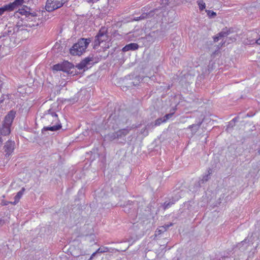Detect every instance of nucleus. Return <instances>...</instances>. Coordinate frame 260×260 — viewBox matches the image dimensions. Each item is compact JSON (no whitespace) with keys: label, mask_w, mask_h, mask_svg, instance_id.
Returning <instances> with one entry per match:
<instances>
[{"label":"nucleus","mask_w":260,"mask_h":260,"mask_svg":"<svg viewBox=\"0 0 260 260\" xmlns=\"http://www.w3.org/2000/svg\"><path fill=\"white\" fill-rule=\"evenodd\" d=\"M129 116V113L127 111H120L117 115L112 114L107 120L103 122L101 126H99L97 128L95 125H93L91 129L95 131L96 133H100L107 128L114 129L117 128V126H122L126 124Z\"/></svg>","instance_id":"obj_1"},{"label":"nucleus","mask_w":260,"mask_h":260,"mask_svg":"<svg viewBox=\"0 0 260 260\" xmlns=\"http://www.w3.org/2000/svg\"><path fill=\"white\" fill-rule=\"evenodd\" d=\"M90 38H81L78 42L74 44V45L70 49V52L73 55H82L85 52L87 46L91 42Z\"/></svg>","instance_id":"obj_2"},{"label":"nucleus","mask_w":260,"mask_h":260,"mask_svg":"<svg viewBox=\"0 0 260 260\" xmlns=\"http://www.w3.org/2000/svg\"><path fill=\"white\" fill-rule=\"evenodd\" d=\"M47 118L48 121H51V125H52L44 127L42 130L43 133L44 131H56L61 128V124L59 122L57 115L56 113H52L51 114L47 115Z\"/></svg>","instance_id":"obj_3"},{"label":"nucleus","mask_w":260,"mask_h":260,"mask_svg":"<svg viewBox=\"0 0 260 260\" xmlns=\"http://www.w3.org/2000/svg\"><path fill=\"white\" fill-rule=\"evenodd\" d=\"M68 0H47L46 10L48 12H52L61 8Z\"/></svg>","instance_id":"obj_4"},{"label":"nucleus","mask_w":260,"mask_h":260,"mask_svg":"<svg viewBox=\"0 0 260 260\" xmlns=\"http://www.w3.org/2000/svg\"><path fill=\"white\" fill-rule=\"evenodd\" d=\"M108 40V36L107 34V30L104 27L101 28L95 37L93 42V48H96L102 42L106 41Z\"/></svg>","instance_id":"obj_5"},{"label":"nucleus","mask_w":260,"mask_h":260,"mask_svg":"<svg viewBox=\"0 0 260 260\" xmlns=\"http://www.w3.org/2000/svg\"><path fill=\"white\" fill-rule=\"evenodd\" d=\"M15 147V143L13 141L9 140L5 143L4 146V151L6 157H8L12 154Z\"/></svg>","instance_id":"obj_6"},{"label":"nucleus","mask_w":260,"mask_h":260,"mask_svg":"<svg viewBox=\"0 0 260 260\" xmlns=\"http://www.w3.org/2000/svg\"><path fill=\"white\" fill-rule=\"evenodd\" d=\"M137 207V202H132L128 201L127 203L124 205L123 211L128 214L135 213Z\"/></svg>","instance_id":"obj_7"},{"label":"nucleus","mask_w":260,"mask_h":260,"mask_svg":"<svg viewBox=\"0 0 260 260\" xmlns=\"http://www.w3.org/2000/svg\"><path fill=\"white\" fill-rule=\"evenodd\" d=\"M29 1V0H15L14 2L9 3L8 5L11 11H12L20 7H25L27 8L26 4H27Z\"/></svg>","instance_id":"obj_8"},{"label":"nucleus","mask_w":260,"mask_h":260,"mask_svg":"<svg viewBox=\"0 0 260 260\" xmlns=\"http://www.w3.org/2000/svg\"><path fill=\"white\" fill-rule=\"evenodd\" d=\"M212 173V170L210 168H209L208 170V174L203 176L202 179L199 180L198 182H196L194 185L196 186V189H193V191H196L198 190L199 188L201 187V184L204 183V182L209 180L210 178V175Z\"/></svg>","instance_id":"obj_9"},{"label":"nucleus","mask_w":260,"mask_h":260,"mask_svg":"<svg viewBox=\"0 0 260 260\" xmlns=\"http://www.w3.org/2000/svg\"><path fill=\"white\" fill-rule=\"evenodd\" d=\"M93 60L92 57L88 56L82 60L79 63L76 65V68L79 70L84 69L87 65L90 64V62Z\"/></svg>","instance_id":"obj_10"},{"label":"nucleus","mask_w":260,"mask_h":260,"mask_svg":"<svg viewBox=\"0 0 260 260\" xmlns=\"http://www.w3.org/2000/svg\"><path fill=\"white\" fill-rule=\"evenodd\" d=\"M15 112L13 111H10L8 114L6 116L4 121L5 125L11 126V124L15 117Z\"/></svg>","instance_id":"obj_11"},{"label":"nucleus","mask_w":260,"mask_h":260,"mask_svg":"<svg viewBox=\"0 0 260 260\" xmlns=\"http://www.w3.org/2000/svg\"><path fill=\"white\" fill-rule=\"evenodd\" d=\"M251 237L250 238H246L244 240L242 241L241 243H239L237 245V247H238L240 249L241 248L242 250H245L248 249V247L250 246L253 244L252 240H251Z\"/></svg>","instance_id":"obj_12"},{"label":"nucleus","mask_w":260,"mask_h":260,"mask_svg":"<svg viewBox=\"0 0 260 260\" xmlns=\"http://www.w3.org/2000/svg\"><path fill=\"white\" fill-rule=\"evenodd\" d=\"M134 127L133 126H132L131 128H129V127H127L125 128L121 129L117 131V139L121 138L127 135L129 133L131 129Z\"/></svg>","instance_id":"obj_13"},{"label":"nucleus","mask_w":260,"mask_h":260,"mask_svg":"<svg viewBox=\"0 0 260 260\" xmlns=\"http://www.w3.org/2000/svg\"><path fill=\"white\" fill-rule=\"evenodd\" d=\"M230 30L223 29L221 32L218 33L216 36L213 37L214 41L217 42L221 38L227 37L230 34Z\"/></svg>","instance_id":"obj_14"},{"label":"nucleus","mask_w":260,"mask_h":260,"mask_svg":"<svg viewBox=\"0 0 260 260\" xmlns=\"http://www.w3.org/2000/svg\"><path fill=\"white\" fill-rule=\"evenodd\" d=\"M139 48V45L137 43H130L125 45L122 49V51L126 52L129 50H135Z\"/></svg>","instance_id":"obj_15"},{"label":"nucleus","mask_w":260,"mask_h":260,"mask_svg":"<svg viewBox=\"0 0 260 260\" xmlns=\"http://www.w3.org/2000/svg\"><path fill=\"white\" fill-rule=\"evenodd\" d=\"M15 32V28L13 27H8L7 29L5 30L0 38L6 37L7 36H10Z\"/></svg>","instance_id":"obj_16"},{"label":"nucleus","mask_w":260,"mask_h":260,"mask_svg":"<svg viewBox=\"0 0 260 260\" xmlns=\"http://www.w3.org/2000/svg\"><path fill=\"white\" fill-rule=\"evenodd\" d=\"M62 63L63 67V72H69L71 69L74 68V65L72 63L68 61H64Z\"/></svg>","instance_id":"obj_17"},{"label":"nucleus","mask_w":260,"mask_h":260,"mask_svg":"<svg viewBox=\"0 0 260 260\" xmlns=\"http://www.w3.org/2000/svg\"><path fill=\"white\" fill-rule=\"evenodd\" d=\"M10 133V126L5 125L3 123V127L0 128V136H7Z\"/></svg>","instance_id":"obj_18"},{"label":"nucleus","mask_w":260,"mask_h":260,"mask_svg":"<svg viewBox=\"0 0 260 260\" xmlns=\"http://www.w3.org/2000/svg\"><path fill=\"white\" fill-rule=\"evenodd\" d=\"M203 121V120L202 121H199L198 123L192 124L191 125H189L188 128H190L192 132V133H196L197 131L199 129L201 125L202 124V122Z\"/></svg>","instance_id":"obj_19"},{"label":"nucleus","mask_w":260,"mask_h":260,"mask_svg":"<svg viewBox=\"0 0 260 260\" xmlns=\"http://www.w3.org/2000/svg\"><path fill=\"white\" fill-rule=\"evenodd\" d=\"M105 138L110 141H113L115 139H117V132L114 133H110L108 134L107 135H105Z\"/></svg>","instance_id":"obj_20"},{"label":"nucleus","mask_w":260,"mask_h":260,"mask_svg":"<svg viewBox=\"0 0 260 260\" xmlns=\"http://www.w3.org/2000/svg\"><path fill=\"white\" fill-rule=\"evenodd\" d=\"M169 227V225H166V226H162L159 227V229H157V230L155 231V235H159L161 233L165 232L166 231L167 229Z\"/></svg>","instance_id":"obj_21"},{"label":"nucleus","mask_w":260,"mask_h":260,"mask_svg":"<svg viewBox=\"0 0 260 260\" xmlns=\"http://www.w3.org/2000/svg\"><path fill=\"white\" fill-rule=\"evenodd\" d=\"M180 198V196H179L177 197L176 199L175 200H173L172 201H169V202H165L164 203V209H166L167 208H169L170 207H171V206H172L173 204H174L175 202L176 201H177L179 200V199Z\"/></svg>","instance_id":"obj_22"},{"label":"nucleus","mask_w":260,"mask_h":260,"mask_svg":"<svg viewBox=\"0 0 260 260\" xmlns=\"http://www.w3.org/2000/svg\"><path fill=\"white\" fill-rule=\"evenodd\" d=\"M5 12H11L8 4L0 8V15H3Z\"/></svg>","instance_id":"obj_23"},{"label":"nucleus","mask_w":260,"mask_h":260,"mask_svg":"<svg viewBox=\"0 0 260 260\" xmlns=\"http://www.w3.org/2000/svg\"><path fill=\"white\" fill-rule=\"evenodd\" d=\"M52 69L54 71H63L62 63H57L54 65L52 67Z\"/></svg>","instance_id":"obj_24"},{"label":"nucleus","mask_w":260,"mask_h":260,"mask_svg":"<svg viewBox=\"0 0 260 260\" xmlns=\"http://www.w3.org/2000/svg\"><path fill=\"white\" fill-rule=\"evenodd\" d=\"M109 251V248L107 247H100L97 250L96 252L102 253L105 252H108Z\"/></svg>","instance_id":"obj_25"},{"label":"nucleus","mask_w":260,"mask_h":260,"mask_svg":"<svg viewBox=\"0 0 260 260\" xmlns=\"http://www.w3.org/2000/svg\"><path fill=\"white\" fill-rule=\"evenodd\" d=\"M62 47H61L59 43H56L54 45L52 50L54 52H58L61 51V50H62Z\"/></svg>","instance_id":"obj_26"},{"label":"nucleus","mask_w":260,"mask_h":260,"mask_svg":"<svg viewBox=\"0 0 260 260\" xmlns=\"http://www.w3.org/2000/svg\"><path fill=\"white\" fill-rule=\"evenodd\" d=\"M25 190L24 188H22L21 190H20L17 194L15 197V199L17 200V201H19L20 199L22 197V194H23V192Z\"/></svg>","instance_id":"obj_27"},{"label":"nucleus","mask_w":260,"mask_h":260,"mask_svg":"<svg viewBox=\"0 0 260 260\" xmlns=\"http://www.w3.org/2000/svg\"><path fill=\"white\" fill-rule=\"evenodd\" d=\"M197 3L200 10L203 11L205 8L206 5L203 0L198 1Z\"/></svg>","instance_id":"obj_28"},{"label":"nucleus","mask_w":260,"mask_h":260,"mask_svg":"<svg viewBox=\"0 0 260 260\" xmlns=\"http://www.w3.org/2000/svg\"><path fill=\"white\" fill-rule=\"evenodd\" d=\"M148 16V14L147 13H143L140 16L135 17L134 20L135 21H139L140 20H143L145 18H147Z\"/></svg>","instance_id":"obj_29"},{"label":"nucleus","mask_w":260,"mask_h":260,"mask_svg":"<svg viewBox=\"0 0 260 260\" xmlns=\"http://www.w3.org/2000/svg\"><path fill=\"white\" fill-rule=\"evenodd\" d=\"M165 122L164 118H159L155 121V125H159L161 123Z\"/></svg>","instance_id":"obj_30"},{"label":"nucleus","mask_w":260,"mask_h":260,"mask_svg":"<svg viewBox=\"0 0 260 260\" xmlns=\"http://www.w3.org/2000/svg\"><path fill=\"white\" fill-rule=\"evenodd\" d=\"M206 11L207 13V15L210 18H213L216 16V13L212 11L206 10Z\"/></svg>","instance_id":"obj_31"},{"label":"nucleus","mask_w":260,"mask_h":260,"mask_svg":"<svg viewBox=\"0 0 260 260\" xmlns=\"http://www.w3.org/2000/svg\"><path fill=\"white\" fill-rule=\"evenodd\" d=\"M173 114V113L167 114L164 117H163L165 121L166 122L168 119L171 118L172 117Z\"/></svg>","instance_id":"obj_32"},{"label":"nucleus","mask_w":260,"mask_h":260,"mask_svg":"<svg viewBox=\"0 0 260 260\" xmlns=\"http://www.w3.org/2000/svg\"><path fill=\"white\" fill-rule=\"evenodd\" d=\"M235 125L234 121H230L229 122V124L227 126L226 129H229V128H233Z\"/></svg>","instance_id":"obj_33"},{"label":"nucleus","mask_w":260,"mask_h":260,"mask_svg":"<svg viewBox=\"0 0 260 260\" xmlns=\"http://www.w3.org/2000/svg\"><path fill=\"white\" fill-rule=\"evenodd\" d=\"M94 236L93 235H91L90 236L87 237V240L89 241L90 242L93 241Z\"/></svg>","instance_id":"obj_34"},{"label":"nucleus","mask_w":260,"mask_h":260,"mask_svg":"<svg viewBox=\"0 0 260 260\" xmlns=\"http://www.w3.org/2000/svg\"><path fill=\"white\" fill-rule=\"evenodd\" d=\"M19 11H20V13L21 14H25V13H26V10H24V9L23 10H20L19 9Z\"/></svg>","instance_id":"obj_35"},{"label":"nucleus","mask_w":260,"mask_h":260,"mask_svg":"<svg viewBox=\"0 0 260 260\" xmlns=\"http://www.w3.org/2000/svg\"><path fill=\"white\" fill-rule=\"evenodd\" d=\"M19 201H17V200L15 199V201L14 202H10V204H12L13 205H15Z\"/></svg>","instance_id":"obj_36"},{"label":"nucleus","mask_w":260,"mask_h":260,"mask_svg":"<svg viewBox=\"0 0 260 260\" xmlns=\"http://www.w3.org/2000/svg\"><path fill=\"white\" fill-rule=\"evenodd\" d=\"M10 203V202L4 201L2 202V205H7Z\"/></svg>","instance_id":"obj_37"},{"label":"nucleus","mask_w":260,"mask_h":260,"mask_svg":"<svg viewBox=\"0 0 260 260\" xmlns=\"http://www.w3.org/2000/svg\"><path fill=\"white\" fill-rule=\"evenodd\" d=\"M216 49H217V50H215L214 52H213V53H212V55H213L215 54H216V53L218 51V49H219V47H218V46H217L216 47Z\"/></svg>","instance_id":"obj_38"},{"label":"nucleus","mask_w":260,"mask_h":260,"mask_svg":"<svg viewBox=\"0 0 260 260\" xmlns=\"http://www.w3.org/2000/svg\"><path fill=\"white\" fill-rule=\"evenodd\" d=\"M97 253H98V252H96V251L95 252H93V253L91 254V255L90 256L91 257V258H93V257L95 256V255H96Z\"/></svg>","instance_id":"obj_39"},{"label":"nucleus","mask_w":260,"mask_h":260,"mask_svg":"<svg viewBox=\"0 0 260 260\" xmlns=\"http://www.w3.org/2000/svg\"><path fill=\"white\" fill-rule=\"evenodd\" d=\"M4 98L2 96L1 98H0V103H2L4 101Z\"/></svg>","instance_id":"obj_40"},{"label":"nucleus","mask_w":260,"mask_h":260,"mask_svg":"<svg viewBox=\"0 0 260 260\" xmlns=\"http://www.w3.org/2000/svg\"><path fill=\"white\" fill-rule=\"evenodd\" d=\"M3 139H2V137L0 136V146H1V145H2V143H3Z\"/></svg>","instance_id":"obj_41"},{"label":"nucleus","mask_w":260,"mask_h":260,"mask_svg":"<svg viewBox=\"0 0 260 260\" xmlns=\"http://www.w3.org/2000/svg\"><path fill=\"white\" fill-rule=\"evenodd\" d=\"M256 43L257 44L260 45V38H259L258 39L256 40Z\"/></svg>","instance_id":"obj_42"},{"label":"nucleus","mask_w":260,"mask_h":260,"mask_svg":"<svg viewBox=\"0 0 260 260\" xmlns=\"http://www.w3.org/2000/svg\"><path fill=\"white\" fill-rule=\"evenodd\" d=\"M237 119H238V118H237V117H235V118H234V119H233L232 120V121H234V122L235 123V122H236V121H237Z\"/></svg>","instance_id":"obj_43"},{"label":"nucleus","mask_w":260,"mask_h":260,"mask_svg":"<svg viewBox=\"0 0 260 260\" xmlns=\"http://www.w3.org/2000/svg\"><path fill=\"white\" fill-rule=\"evenodd\" d=\"M92 259H93V258H91V257L90 256V258L88 260H92Z\"/></svg>","instance_id":"obj_44"}]
</instances>
